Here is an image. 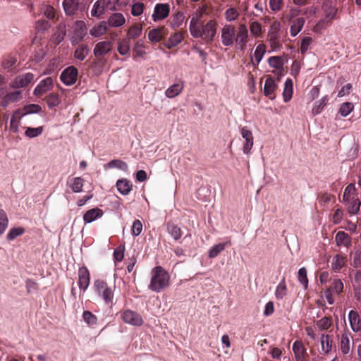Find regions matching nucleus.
<instances>
[{
    "label": "nucleus",
    "mask_w": 361,
    "mask_h": 361,
    "mask_svg": "<svg viewBox=\"0 0 361 361\" xmlns=\"http://www.w3.org/2000/svg\"><path fill=\"white\" fill-rule=\"evenodd\" d=\"M217 21L210 19L205 24L197 18L192 17L190 20L189 30L191 35L195 38H202L207 43L213 42L217 29Z\"/></svg>",
    "instance_id": "1"
},
{
    "label": "nucleus",
    "mask_w": 361,
    "mask_h": 361,
    "mask_svg": "<svg viewBox=\"0 0 361 361\" xmlns=\"http://www.w3.org/2000/svg\"><path fill=\"white\" fill-rule=\"evenodd\" d=\"M152 277L149 288L156 293H159L169 287L170 284V276L169 273L161 266H157L152 270Z\"/></svg>",
    "instance_id": "2"
},
{
    "label": "nucleus",
    "mask_w": 361,
    "mask_h": 361,
    "mask_svg": "<svg viewBox=\"0 0 361 361\" xmlns=\"http://www.w3.org/2000/svg\"><path fill=\"white\" fill-rule=\"evenodd\" d=\"M93 288L106 305L113 303L116 289L115 282L108 283L104 279H98L94 281Z\"/></svg>",
    "instance_id": "3"
},
{
    "label": "nucleus",
    "mask_w": 361,
    "mask_h": 361,
    "mask_svg": "<svg viewBox=\"0 0 361 361\" xmlns=\"http://www.w3.org/2000/svg\"><path fill=\"white\" fill-rule=\"evenodd\" d=\"M111 49L112 43L110 41H102L96 44L94 49V55L97 59L93 61V65L98 66L102 68L106 63L103 56L109 53Z\"/></svg>",
    "instance_id": "4"
},
{
    "label": "nucleus",
    "mask_w": 361,
    "mask_h": 361,
    "mask_svg": "<svg viewBox=\"0 0 361 361\" xmlns=\"http://www.w3.org/2000/svg\"><path fill=\"white\" fill-rule=\"evenodd\" d=\"M343 283L340 279L335 277L331 280L330 286L324 291V295L329 304L332 305L334 303L333 294L340 295L343 291Z\"/></svg>",
    "instance_id": "5"
},
{
    "label": "nucleus",
    "mask_w": 361,
    "mask_h": 361,
    "mask_svg": "<svg viewBox=\"0 0 361 361\" xmlns=\"http://www.w3.org/2000/svg\"><path fill=\"white\" fill-rule=\"evenodd\" d=\"M235 27L231 24H226L221 30V43L225 47H231L235 42Z\"/></svg>",
    "instance_id": "6"
},
{
    "label": "nucleus",
    "mask_w": 361,
    "mask_h": 361,
    "mask_svg": "<svg viewBox=\"0 0 361 361\" xmlns=\"http://www.w3.org/2000/svg\"><path fill=\"white\" fill-rule=\"evenodd\" d=\"M35 75L32 73H26L17 75L9 86L13 89H19L27 86L34 81Z\"/></svg>",
    "instance_id": "7"
},
{
    "label": "nucleus",
    "mask_w": 361,
    "mask_h": 361,
    "mask_svg": "<svg viewBox=\"0 0 361 361\" xmlns=\"http://www.w3.org/2000/svg\"><path fill=\"white\" fill-rule=\"evenodd\" d=\"M122 320L128 324L140 326L143 324V319L140 314L136 312L127 310L121 313Z\"/></svg>",
    "instance_id": "8"
},
{
    "label": "nucleus",
    "mask_w": 361,
    "mask_h": 361,
    "mask_svg": "<svg viewBox=\"0 0 361 361\" xmlns=\"http://www.w3.org/2000/svg\"><path fill=\"white\" fill-rule=\"evenodd\" d=\"M248 30L245 24H240L235 30V42L241 49H245L248 42Z\"/></svg>",
    "instance_id": "9"
},
{
    "label": "nucleus",
    "mask_w": 361,
    "mask_h": 361,
    "mask_svg": "<svg viewBox=\"0 0 361 361\" xmlns=\"http://www.w3.org/2000/svg\"><path fill=\"white\" fill-rule=\"evenodd\" d=\"M78 75V69L72 66L63 71L60 75V79L65 85H72L76 82Z\"/></svg>",
    "instance_id": "10"
},
{
    "label": "nucleus",
    "mask_w": 361,
    "mask_h": 361,
    "mask_svg": "<svg viewBox=\"0 0 361 361\" xmlns=\"http://www.w3.org/2000/svg\"><path fill=\"white\" fill-rule=\"evenodd\" d=\"M170 13V6L168 4H157L152 14V19L157 22L167 18Z\"/></svg>",
    "instance_id": "11"
},
{
    "label": "nucleus",
    "mask_w": 361,
    "mask_h": 361,
    "mask_svg": "<svg viewBox=\"0 0 361 361\" xmlns=\"http://www.w3.org/2000/svg\"><path fill=\"white\" fill-rule=\"evenodd\" d=\"M169 34V30L165 26L153 28L148 32V39L152 43L161 41Z\"/></svg>",
    "instance_id": "12"
},
{
    "label": "nucleus",
    "mask_w": 361,
    "mask_h": 361,
    "mask_svg": "<svg viewBox=\"0 0 361 361\" xmlns=\"http://www.w3.org/2000/svg\"><path fill=\"white\" fill-rule=\"evenodd\" d=\"M90 282V274L88 269L83 266L78 270V286L84 292L87 289Z\"/></svg>",
    "instance_id": "13"
},
{
    "label": "nucleus",
    "mask_w": 361,
    "mask_h": 361,
    "mask_svg": "<svg viewBox=\"0 0 361 361\" xmlns=\"http://www.w3.org/2000/svg\"><path fill=\"white\" fill-rule=\"evenodd\" d=\"M53 87V79L51 77L42 80L33 91L34 95L41 97L44 93L50 90Z\"/></svg>",
    "instance_id": "14"
},
{
    "label": "nucleus",
    "mask_w": 361,
    "mask_h": 361,
    "mask_svg": "<svg viewBox=\"0 0 361 361\" xmlns=\"http://www.w3.org/2000/svg\"><path fill=\"white\" fill-rule=\"evenodd\" d=\"M335 243L338 247L349 249L352 246V238L345 231H338L335 235Z\"/></svg>",
    "instance_id": "15"
},
{
    "label": "nucleus",
    "mask_w": 361,
    "mask_h": 361,
    "mask_svg": "<svg viewBox=\"0 0 361 361\" xmlns=\"http://www.w3.org/2000/svg\"><path fill=\"white\" fill-rule=\"evenodd\" d=\"M22 91L16 90L7 93L2 99L0 105L3 108L7 107L10 104L19 102L22 99Z\"/></svg>",
    "instance_id": "16"
},
{
    "label": "nucleus",
    "mask_w": 361,
    "mask_h": 361,
    "mask_svg": "<svg viewBox=\"0 0 361 361\" xmlns=\"http://www.w3.org/2000/svg\"><path fill=\"white\" fill-rule=\"evenodd\" d=\"M276 87L277 85L274 79L271 75H268L266 78L264 86V95L270 99H274L276 97L275 90Z\"/></svg>",
    "instance_id": "17"
},
{
    "label": "nucleus",
    "mask_w": 361,
    "mask_h": 361,
    "mask_svg": "<svg viewBox=\"0 0 361 361\" xmlns=\"http://www.w3.org/2000/svg\"><path fill=\"white\" fill-rule=\"evenodd\" d=\"M242 137L245 140L243 145V152L248 154L253 146V135L252 133L246 127H243L240 130Z\"/></svg>",
    "instance_id": "18"
},
{
    "label": "nucleus",
    "mask_w": 361,
    "mask_h": 361,
    "mask_svg": "<svg viewBox=\"0 0 361 361\" xmlns=\"http://www.w3.org/2000/svg\"><path fill=\"white\" fill-rule=\"evenodd\" d=\"M350 327L354 332H361V319L359 314L355 310H350L348 314Z\"/></svg>",
    "instance_id": "19"
},
{
    "label": "nucleus",
    "mask_w": 361,
    "mask_h": 361,
    "mask_svg": "<svg viewBox=\"0 0 361 361\" xmlns=\"http://www.w3.org/2000/svg\"><path fill=\"white\" fill-rule=\"evenodd\" d=\"M104 214L102 209L99 208H93L87 211L83 215V220L85 224H89L94 220L102 217Z\"/></svg>",
    "instance_id": "20"
},
{
    "label": "nucleus",
    "mask_w": 361,
    "mask_h": 361,
    "mask_svg": "<svg viewBox=\"0 0 361 361\" xmlns=\"http://www.w3.org/2000/svg\"><path fill=\"white\" fill-rule=\"evenodd\" d=\"M126 23V18L121 13H114L111 15L106 22V23L111 27H121Z\"/></svg>",
    "instance_id": "21"
},
{
    "label": "nucleus",
    "mask_w": 361,
    "mask_h": 361,
    "mask_svg": "<svg viewBox=\"0 0 361 361\" xmlns=\"http://www.w3.org/2000/svg\"><path fill=\"white\" fill-rule=\"evenodd\" d=\"M183 39V36L180 32H176L169 38L168 40L164 42L163 44L167 49H172L178 45Z\"/></svg>",
    "instance_id": "22"
},
{
    "label": "nucleus",
    "mask_w": 361,
    "mask_h": 361,
    "mask_svg": "<svg viewBox=\"0 0 361 361\" xmlns=\"http://www.w3.org/2000/svg\"><path fill=\"white\" fill-rule=\"evenodd\" d=\"M116 187L121 194L127 195L132 190L133 185L128 180L122 178L117 180Z\"/></svg>",
    "instance_id": "23"
},
{
    "label": "nucleus",
    "mask_w": 361,
    "mask_h": 361,
    "mask_svg": "<svg viewBox=\"0 0 361 361\" xmlns=\"http://www.w3.org/2000/svg\"><path fill=\"white\" fill-rule=\"evenodd\" d=\"M347 257L340 254H336L332 259L331 268L337 272L339 271L346 264Z\"/></svg>",
    "instance_id": "24"
},
{
    "label": "nucleus",
    "mask_w": 361,
    "mask_h": 361,
    "mask_svg": "<svg viewBox=\"0 0 361 361\" xmlns=\"http://www.w3.org/2000/svg\"><path fill=\"white\" fill-rule=\"evenodd\" d=\"M183 87L182 82L175 83L166 89L165 94L168 98H173L182 92Z\"/></svg>",
    "instance_id": "25"
},
{
    "label": "nucleus",
    "mask_w": 361,
    "mask_h": 361,
    "mask_svg": "<svg viewBox=\"0 0 361 361\" xmlns=\"http://www.w3.org/2000/svg\"><path fill=\"white\" fill-rule=\"evenodd\" d=\"M350 333L348 331L344 332L342 334L341 338L340 348H341V352L345 355L348 354L350 352Z\"/></svg>",
    "instance_id": "26"
},
{
    "label": "nucleus",
    "mask_w": 361,
    "mask_h": 361,
    "mask_svg": "<svg viewBox=\"0 0 361 361\" xmlns=\"http://www.w3.org/2000/svg\"><path fill=\"white\" fill-rule=\"evenodd\" d=\"M63 7L68 16L73 15L78 7V0H63Z\"/></svg>",
    "instance_id": "27"
},
{
    "label": "nucleus",
    "mask_w": 361,
    "mask_h": 361,
    "mask_svg": "<svg viewBox=\"0 0 361 361\" xmlns=\"http://www.w3.org/2000/svg\"><path fill=\"white\" fill-rule=\"evenodd\" d=\"M166 230L175 240H178L181 238L183 235L181 228L173 223L168 222L166 224Z\"/></svg>",
    "instance_id": "28"
},
{
    "label": "nucleus",
    "mask_w": 361,
    "mask_h": 361,
    "mask_svg": "<svg viewBox=\"0 0 361 361\" xmlns=\"http://www.w3.org/2000/svg\"><path fill=\"white\" fill-rule=\"evenodd\" d=\"M333 340L331 336L329 334H322L321 337L322 351L324 354H328L332 348Z\"/></svg>",
    "instance_id": "29"
},
{
    "label": "nucleus",
    "mask_w": 361,
    "mask_h": 361,
    "mask_svg": "<svg viewBox=\"0 0 361 361\" xmlns=\"http://www.w3.org/2000/svg\"><path fill=\"white\" fill-rule=\"evenodd\" d=\"M293 351L295 354L297 361H302L304 355L306 353V349L302 343L299 341H295L293 345Z\"/></svg>",
    "instance_id": "30"
},
{
    "label": "nucleus",
    "mask_w": 361,
    "mask_h": 361,
    "mask_svg": "<svg viewBox=\"0 0 361 361\" xmlns=\"http://www.w3.org/2000/svg\"><path fill=\"white\" fill-rule=\"evenodd\" d=\"M266 52V46L264 44H259L255 49L254 56L255 60L252 59V63L255 67H257L262 59Z\"/></svg>",
    "instance_id": "31"
},
{
    "label": "nucleus",
    "mask_w": 361,
    "mask_h": 361,
    "mask_svg": "<svg viewBox=\"0 0 361 361\" xmlns=\"http://www.w3.org/2000/svg\"><path fill=\"white\" fill-rule=\"evenodd\" d=\"M84 180L80 177L73 178L68 180V185L73 192H80L82 190Z\"/></svg>",
    "instance_id": "32"
},
{
    "label": "nucleus",
    "mask_w": 361,
    "mask_h": 361,
    "mask_svg": "<svg viewBox=\"0 0 361 361\" xmlns=\"http://www.w3.org/2000/svg\"><path fill=\"white\" fill-rule=\"evenodd\" d=\"M90 52V48L87 44H80L74 51V57L80 61H83Z\"/></svg>",
    "instance_id": "33"
},
{
    "label": "nucleus",
    "mask_w": 361,
    "mask_h": 361,
    "mask_svg": "<svg viewBox=\"0 0 361 361\" xmlns=\"http://www.w3.org/2000/svg\"><path fill=\"white\" fill-rule=\"evenodd\" d=\"M106 24V22L102 21L99 25L90 30V34L95 37L104 35L108 31Z\"/></svg>",
    "instance_id": "34"
},
{
    "label": "nucleus",
    "mask_w": 361,
    "mask_h": 361,
    "mask_svg": "<svg viewBox=\"0 0 361 361\" xmlns=\"http://www.w3.org/2000/svg\"><path fill=\"white\" fill-rule=\"evenodd\" d=\"M142 30V25L134 24L130 26L127 32V37L128 39H135L138 38L141 34Z\"/></svg>",
    "instance_id": "35"
},
{
    "label": "nucleus",
    "mask_w": 361,
    "mask_h": 361,
    "mask_svg": "<svg viewBox=\"0 0 361 361\" xmlns=\"http://www.w3.org/2000/svg\"><path fill=\"white\" fill-rule=\"evenodd\" d=\"M66 34L65 25H60L52 35V41L56 44H59L64 39Z\"/></svg>",
    "instance_id": "36"
},
{
    "label": "nucleus",
    "mask_w": 361,
    "mask_h": 361,
    "mask_svg": "<svg viewBox=\"0 0 361 361\" xmlns=\"http://www.w3.org/2000/svg\"><path fill=\"white\" fill-rule=\"evenodd\" d=\"M82 317L84 322L90 327H94L97 324L98 319L92 312L85 310L83 312Z\"/></svg>",
    "instance_id": "37"
},
{
    "label": "nucleus",
    "mask_w": 361,
    "mask_h": 361,
    "mask_svg": "<svg viewBox=\"0 0 361 361\" xmlns=\"http://www.w3.org/2000/svg\"><path fill=\"white\" fill-rule=\"evenodd\" d=\"M105 11V1L97 0L93 5L91 11V14L94 17H99L104 13Z\"/></svg>",
    "instance_id": "38"
},
{
    "label": "nucleus",
    "mask_w": 361,
    "mask_h": 361,
    "mask_svg": "<svg viewBox=\"0 0 361 361\" xmlns=\"http://www.w3.org/2000/svg\"><path fill=\"white\" fill-rule=\"evenodd\" d=\"M105 169L116 168L123 171H127L128 166L126 162L121 159H114L104 166Z\"/></svg>",
    "instance_id": "39"
},
{
    "label": "nucleus",
    "mask_w": 361,
    "mask_h": 361,
    "mask_svg": "<svg viewBox=\"0 0 361 361\" xmlns=\"http://www.w3.org/2000/svg\"><path fill=\"white\" fill-rule=\"evenodd\" d=\"M305 24L303 18H298L293 20L290 26V35L292 37L296 36L302 30Z\"/></svg>",
    "instance_id": "40"
},
{
    "label": "nucleus",
    "mask_w": 361,
    "mask_h": 361,
    "mask_svg": "<svg viewBox=\"0 0 361 361\" xmlns=\"http://www.w3.org/2000/svg\"><path fill=\"white\" fill-rule=\"evenodd\" d=\"M22 117L23 116H21L20 111H19L18 109L16 110L12 115L10 121V129L13 133L18 132L20 121Z\"/></svg>",
    "instance_id": "41"
},
{
    "label": "nucleus",
    "mask_w": 361,
    "mask_h": 361,
    "mask_svg": "<svg viewBox=\"0 0 361 361\" xmlns=\"http://www.w3.org/2000/svg\"><path fill=\"white\" fill-rule=\"evenodd\" d=\"M45 101L49 109H53L59 105L61 99L58 93L51 92L45 97Z\"/></svg>",
    "instance_id": "42"
},
{
    "label": "nucleus",
    "mask_w": 361,
    "mask_h": 361,
    "mask_svg": "<svg viewBox=\"0 0 361 361\" xmlns=\"http://www.w3.org/2000/svg\"><path fill=\"white\" fill-rule=\"evenodd\" d=\"M328 101V96H324L320 100L316 102L312 109V114L317 115L320 114L323 109L326 106Z\"/></svg>",
    "instance_id": "43"
},
{
    "label": "nucleus",
    "mask_w": 361,
    "mask_h": 361,
    "mask_svg": "<svg viewBox=\"0 0 361 361\" xmlns=\"http://www.w3.org/2000/svg\"><path fill=\"white\" fill-rule=\"evenodd\" d=\"M293 94V81L291 79L288 78L284 84V90L283 92V100L288 102L292 97Z\"/></svg>",
    "instance_id": "44"
},
{
    "label": "nucleus",
    "mask_w": 361,
    "mask_h": 361,
    "mask_svg": "<svg viewBox=\"0 0 361 361\" xmlns=\"http://www.w3.org/2000/svg\"><path fill=\"white\" fill-rule=\"evenodd\" d=\"M130 40L128 38L122 39L118 42V51L121 55H127L130 51Z\"/></svg>",
    "instance_id": "45"
},
{
    "label": "nucleus",
    "mask_w": 361,
    "mask_h": 361,
    "mask_svg": "<svg viewBox=\"0 0 361 361\" xmlns=\"http://www.w3.org/2000/svg\"><path fill=\"white\" fill-rule=\"evenodd\" d=\"M18 111H20L21 116H24L27 114L40 112L42 107L38 104H31L25 106L23 109H18Z\"/></svg>",
    "instance_id": "46"
},
{
    "label": "nucleus",
    "mask_w": 361,
    "mask_h": 361,
    "mask_svg": "<svg viewBox=\"0 0 361 361\" xmlns=\"http://www.w3.org/2000/svg\"><path fill=\"white\" fill-rule=\"evenodd\" d=\"M145 44L143 39L137 40L133 47V58L135 57H143L146 54V51H145Z\"/></svg>",
    "instance_id": "47"
},
{
    "label": "nucleus",
    "mask_w": 361,
    "mask_h": 361,
    "mask_svg": "<svg viewBox=\"0 0 361 361\" xmlns=\"http://www.w3.org/2000/svg\"><path fill=\"white\" fill-rule=\"evenodd\" d=\"M287 293V286L285 279L283 278L276 287L275 296L278 300L283 299Z\"/></svg>",
    "instance_id": "48"
},
{
    "label": "nucleus",
    "mask_w": 361,
    "mask_h": 361,
    "mask_svg": "<svg viewBox=\"0 0 361 361\" xmlns=\"http://www.w3.org/2000/svg\"><path fill=\"white\" fill-rule=\"evenodd\" d=\"M240 13L235 7H230L226 10L224 17L227 22H232L238 18Z\"/></svg>",
    "instance_id": "49"
},
{
    "label": "nucleus",
    "mask_w": 361,
    "mask_h": 361,
    "mask_svg": "<svg viewBox=\"0 0 361 361\" xmlns=\"http://www.w3.org/2000/svg\"><path fill=\"white\" fill-rule=\"evenodd\" d=\"M228 243H218L212 246L209 251V257L215 258L217 257L223 250H225Z\"/></svg>",
    "instance_id": "50"
},
{
    "label": "nucleus",
    "mask_w": 361,
    "mask_h": 361,
    "mask_svg": "<svg viewBox=\"0 0 361 361\" xmlns=\"http://www.w3.org/2000/svg\"><path fill=\"white\" fill-rule=\"evenodd\" d=\"M17 59L14 56L8 55L2 61V67L4 69L12 70L16 67Z\"/></svg>",
    "instance_id": "51"
},
{
    "label": "nucleus",
    "mask_w": 361,
    "mask_h": 361,
    "mask_svg": "<svg viewBox=\"0 0 361 361\" xmlns=\"http://www.w3.org/2000/svg\"><path fill=\"white\" fill-rule=\"evenodd\" d=\"M270 47L273 50L279 49L282 47L279 35L268 34Z\"/></svg>",
    "instance_id": "52"
},
{
    "label": "nucleus",
    "mask_w": 361,
    "mask_h": 361,
    "mask_svg": "<svg viewBox=\"0 0 361 361\" xmlns=\"http://www.w3.org/2000/svg\"><path fill=\"white\" fill-rule=\"evenodd\" d=\"M298 280L303 286L306 290L308 288V279L307 276V269L305 267H302L299 269L298 273Z\"/></svg>",
    "instance_id": "53"
},
{
    "label": "nucleus",
    "mask_w": 361,
    "mask_h": 361,
    "mask_svg": "<svg viewBox=\"0 0 361 361\" xmlns=\"http://www.w3.org/2000/svg\"><path fill=\"white\" fill-rule=\"evenodd\" d=\"M42 132L43 126H39L37 128L27 127L25 132V135L27 137L33 138L40 135L42 133Z\"/></svg>",
    "instance_id": "54"
},
{
    "label": "nucleus",
    "mask_w": 361,
    "mask_h": 361,
    "mask_svg": "<svg viewBox=\"0 0 361 361\" xmlns=\"http://www.w3.org/2000/svg\"><path fill=\"white\" fill-rule=\"evenodd\" d=\"M25 233V229L22 227H16L11 228L6 235L8 240H13L18 236L22 235Z\"/></svg>",
    "instance_id": "55"
},
{
    "label": "nucleus",
    "mask_w": 361,
    "mask_h": 361,
    "mask_svg": "<svg viewBox=\"0 0 361 361\" xmlns=\"http://www.w3.org/2000/svg\"><path fill=\"white\" fill-rule=\"evenodd\" d=\"M184 18V15L181 12H178L173 15L170 23L171 27L174 29L179 27L182 25Z\"/></svg>",
    "instance_id": "56"
},
{
    "label": "nucleus",
    "mask_w": 361,
    "mask_h": 361,
    "mask_svg": "<svg viewBox=\"0 0 361 361\" xmlns=\"http://www.w3.org/2000/svg\"><path fill=\"white\" fill-rule=\"evenodd\" d=\"M8 219L4 210L0 209V235L3 234L8 227Z\"/></svg>",
    "instance_id": "57"
},
{
    "label": "nucleus",
    "mask_w": 361,
    "mask_h": 361,
    "mask_svg": "<svg viewBox=\"0 0 361 361\" xmlns=\"http://www.w3.org/2000/svg\"><path fill=\"white\" fill-rule=\"evenodd\" d=\"M317 325L321 330H328L332 325L331 319L324 317L317 322Z\"/></svg>",
    "instance_id": "58"
},
{
    "label": "nucleus",
    "mask_w": 361,
    "mask_h": 361,
    "mask_svg": "<svg viewBox=\"0 0 361 361\" xmlns=\"http://www.w3.org/2000/svg\"><path fill=\"white\" fill-rule=\"evenodd\" d=\"M262 25L257 21L251 22L250 24V30L251 34L255 37H259L262 33Z\"/></svg>",
    "instance_id": "59"
},
{
    "label": "nucleus",
    "mask_w": 361,
    "mask_h": 361,
    "mask_svg": "<svg viewBox=\"0 0 361 361\" xmlns=\"http://www.w3.org/2000/svg\"><path fill=\"white\" fill-rule=\"evenodd\" d=\"M360 205H361V202L358 198L353 199L351 201L350 204L348 208V212L350 214H353V215L356 214L360 210Z\"/></svg>",
    "instance_id": "60"
},
{
    "label": "nucleus",
    "mask_w": 361,
    "mask_h": 361,
    "mask_svg": "<svg viewBox=\"0 0 361 361\" xmlns=\"http://www.w3.org/2000/svg\"><path fill=\"white\" fill-rule=\"evenodd\" d=\"M353 104L350 102H344L339 109V113L342 116H347L353 110Z\"/></svg>",
    "instance_id": "61"
},
{
    "label": "nucleus",
    "mask_w": 361,
    "mask_h": 361,
    "mask_svg": "<svg viewBox=\"0 0 361 361\" xmlns=\"http://www.w3.org/2000/svg\"><path fill=\"white\" fill-rule=\"evenodd\" d=\"M145 6L143 3H141V2L134 3L132 5L131 14L133 16H140L143 13Z\"/></svg>",
    "instance_id": "62"
},
{
    "label": "nucleus",
    "mask_w": 361,
    "mask_h": 361,
    "mask_svg": "<svg viewBox=\"0 0 361 361\" xmlns=\"http://www.w3.org/2000/svg\"><path fill=\"white\" fill-rule=\"evenodd\" d=\"M268 63L271 67L276 69H281L283 67V63L281 57L279 56H271L268 59Z\"/></svg>",
    "instance_id": "63"
},
{
    "label": "nucleus",
    "mask_w": 361,
    "mask_h": 361,
    "mask_svg": "<svg viewBox=\"0 0 361 361\" xmlns=\"http://www.w3.org/2000/svg\"><path fill=\"white\" fill-rule=\"evenodd\" d=\"M142 230V224L138 219L134 221L132 226V233L135 236L139 235Z\"/></svg>",
    "instance_id": "64"
}]
</instances>
